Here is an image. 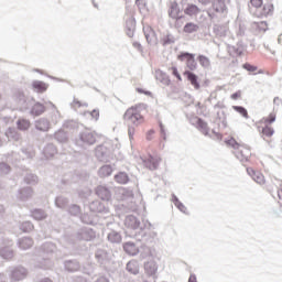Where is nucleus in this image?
<instances>
[{
  "label": "nucleus",
  "mask_w": 282,
  "mask_h": 282,
  "mask_svg": "<svg viewBox=\"0 0 282 282\" xmlns=\"http://www.w3.org/2000/svg\"><path fill=\"white\" fill-rule=\"evenodd\" d=\"M158 245V232L155 231V225L149 220L143 221V247L142 254L144 257H158L155 246Z\"/></svg>",
  "instance_id": "nucleus-1"
},
{
  "label": "nucleus",
  "mask_w": 282,
  "mask_h": 282,
  "mask_svg": "<svg viewBox=\"0 0 282 282\" xmlns=\"http://www.w3.org/2000/svg\"><path fill=\"white\" fill-rule=\"evenodd\" d=\"M56 252V245L54 242H44L37 251V259L35 268L40 270H50L54 268V262H52V257Z\"/></svg>",
  "instance_id": "nucleus-2"
},
{
  "label": "nucleus",
  "mask_w": 282,
  "mask_h": 282,
  "mask_svg": "<svg viewBox=\"0 0 282 282\" xmlns=\"http://www.w3.org/2000/svg\"><path fill=\"white\" fill-rule=\"evenodd\" d=\"M123 122L127 124L128 133L131 138L133 128L142 123V104L128 108L123 115Z\"/></svg>",
  "instance_id": "nucleus-3"
},
{
  "label": "nucleus",
  "mask_w": 282,
  "mask_h": 282,
  "mask_svg": "<svg viewBox=\"0 0 282 282\" xmlns=\"http://www.w3.org/2000/svg\"><path fill=\"white\" fill-rule=\"evenodd\" d=\"M225 143L227 147H231L234 151V155H236L237 160L241 162L242 164L248 162L250 160V149L243 148V145L239 144L235 138H230L228 140H225Z\"/></svg>",
  "instance_id": "nucleus-4"
},
{
  "label": "nucleus",
  "mask_w": 282,
  "mask_h": 282,
  "mask_svg": "<svg viewBox=\"0 0 282 282\" xmlns=\"http://www.w3.org/2000/svg\"><path fill=\"white\" fill-rule=\"evenodd\" d=\"M155 257L156 256H144V253H142L144 273L149 276V279H153V281L158 279L159 268Z\"/></svg>",
  "instance_id": "nucleus-5"
},
{
  "label": "nucleus",
  "mask_w": 282,
  "mask_h": 282,
  "mask_svg": "<svg viewBox=\"0 0 282 282\" xmlns=\"http://www.w3.org/2000/svg\"><path fill=\"white\" fill-rule=\"evenodd\" d=\"M177 59L181 62H185V65L189 72H195L197 69V61H195V54L188 52H181L177 55Z\"/></svg>",
  "instance_id": "nucleus-6"
},
{
  "label": "nucleus",
  "mask_w": 282,
  "mask_h": 282,
  "mask_svg": "<svg viewBox=\"0 0 282 282\" xmlns=\"http://www.w3.org/2000/svg\"><path fill=\"white\" fill-rule=\"evenodd\" d=\"M31 107V108H30ZM24 109H30V116L39 117L43 116V112L46 111L45 105L34 100L30 99L26 105H24Z\"/></svg>",
  "instance_id": "nucleus-7"
},
{
  "label": "nucleus",
  "mask_w": 282,
  "mask_h": 282,
  "mask_svg": "<svg viewBox=\"0 0 282 282\" xmlns=\"http://www.w3.org/2000/svg\"><path fill=\"white\" fill-rule=\"evenodd\" d=\"M9 272L11 281H23L28 278V269L23 265L11 267Z\"/></svg>",
  "instance_id": "nucleus-8"
},
{
  "label": "nucleus",
  "mask_w": 282,
  "mask_h": 282,
  "mask_svg": "<svg viewBox=\"0 0 282 282\" xmlns=\"http://www.w3.org/2000/svg\"><path fill=\"white\" fill-rule=\"evenodd\" d=\"M77 241H94L96 239V231L90 227H82L75 234Z\"/></svg>",
  "instance_id": "nucleus-9"
},
{
  "label": "nucleus",
  "mask_w": 282,
  "mask_h": 282,
  "mask_svg": "<svg viewBox=\"0 0 282 282\" xmlns=\"http://www.w3.org/2000/svg\"><path fill=\"white\" fill-rule=\"evenodd\" d=\"M143 166L149 171H158L162 162V156L158 154H148V158L142 160Z\"/></svg>",
  "instance_id": "nucleus-10"
},
{
  "label": "nucleus",
  "mask_w": 282,
  "mask_h": 282,
  "mask_svg": "<svg viewBox=\"0 0 282 282\" xmlns=\"http://www.w3.org/2000/svg\"><path fill=\"white\" fill-rule=\"evenodd\" d=\"M12 245V240H8L7 242H3V247H0V257L1 259H4V261H12V259H14Z\"/></svg>",
  "instance_id": "nucleus-11"
},
{
  "label": "nucleus",
  "mask_w": 282,
  "mask_h": 282,
  "mask_svg": "<svg viewBox=\"0 0 282 282\" xmlns=\"http://www.w3.org/2000/svg\"><path fill=\"white\" fill-rule=\"evenodd\" d=\"M95 155L99 162H109L111 159V150L107 145H98L95 149Z\"/></svg>",
  "instance_id": "nucleus-12"
},
{
  "label": "nucleus",
  "mask_w": 282,
  "mask_h": 282,
  "mask_svg": "<svg viewBox=\"0 0 282 282\" xmlns=\"http://www.w3.org/2000/svg\"><path fill=\"white\" fill-rule=\"evenodd\" d=\"M228 6L230 0H213L212 8L217 14H228Z\"/></svg>",
  "instance_id": "nucleus-13"
},
{
  "label": "nucleus",
  "mask_w": 282,
  "mask_h": 282,
  "mask_svg": "<svg viewBox=\"0 0 282 282\" xmlns=\"http://www.w3.org/2000/svg\"><path fill=\"white\" fill-rule=\"evenodd\" d=\"M78 143L87 144L88 147H91V144H96V134L90 130H85L79 134Z\"/></svg>",
  "instance_id": "nucleus-14"
},
{
  "label": "nucleus",
  "mask_w": 282,
  "mask_h": 282,
  "mask_svg": "<svg viewBox=\"0 0 282 282\" xmlns=\"http://www.w3.org/2000/svg\"><path fill=\"white\" fill-rule=\"evenodd\" d=\"M34 127H35L36 131H41L42 133H47V131H50V129H52L50 119H47V118H40V119L35 120Z\"/></svg>",
  "instance_id": "nucleus-15"
},
{
  "label": "nucleus",
  "mask_w": 282,
  "mask_h": 282,
  "mask_svg": "<svg viewBox=\"0 0 282 282\" xmlns=\"http://www.w3.org/2000/svg\"><path fill=\"white\" fill-rule=\"evenodd\" d=\"M95 258L99 265H106L109 259H111V253L105 249H97L95 252Z\"/></svg>",
  "instance_id": "nucleus-16"
},
{
  "label": "nucleus",
  "mask_w": 282,
  "mask_h": 282,
  "mask_svg": "<svg viewBox=\"0 0 282 282\" xmlns=\"http://www.w3.org/2000/svg\"><path fill=\"white\" fill-rule=\"evenodd\" d=\"M180 4L177 2L173 1L170 4L169 9V17L170 19H173L174 21H182L184 19V15H181Z\"/></svg>",
  "instance_id": "nucleus-17"
},
{
  "label": "nucleus",
  "mask_w": 282,
  "mask_h": 282,
  "mask_svg": "<svg viewBox=\"0 0 282 282\" xmlns=\"http://www.w3.org/2000/svg\"><path fill=\"white\" fill-rule=\"evenodd\" d=\"M126 21V34L130 39H133V34H135V19L131 15H124Z\"/></svg>",
  "instance_id": "nucleus-18"
},
{
  "label": "nucleus",
  "mask_w": 282,
  "mask_h": 282,
  "mask_svg": "<svg viewBox=\"0 0 282 282\" xmlns=\"http://www.w3.org/2000/svg\"><path fill=\"white\" fill-rule=\"evenodd\" d=\"M96 195L102 202H109L111 199V189L105 185H99L96 188Z\"/></svg>",
  "instance_id": "nucleus-19"
},
{
  "label": "nucleus",
  "mask_w": 282,
  "mask_h": 282,
  "mask_svg": "<svg viewBox=\"0 0 282 282\" xmlns=\"http://www.w3.org/2000/svg\"><path fill=\"white\" fill-rule=\"evenodd\" d=\"M143 34L149 45L158 44V35H155V31H153L150 26H143Z\"/></svg>",
  "instance_id": "nucleus-20"
},
{
  "label": "nucleus",
  "mask_w": 282,
  "mask_h": 282,
  "mask_svg": "<svg viewBox=\"0 0 282 282\" xmlns=\"http://www.w3.org/2000/svg\"><path fill=\"white\" fill-rule=\"evenodd\" d=\"M184 75L186 76L188 83H191L192 87H194V89H200L202 85L199 84V76H197V74L191 70H185Z\"/></svg>",
  "instance_id": "nucleus-21"
},
{
  "label": "nucleus",
  "mask_w": 282,
  "mask_h": 282,
  "mask_svg": "<svg viewBox=\"0 0 282 282\" xmlns=\"http://www.w3.org/2000/svg\"><path fill=\"white\" fill-rule=\"evenodd\" d=\"M196 128L198 131H200V133H203V135L210 137V128L208 127V122H206L204 119H196Z\"/></svg>",
  "instance_id": "nucleus-22"
},
{
  "label": "nucleus",
  "mask_w": 282,
  "mask_h": 282,
  "mask_svg": "<svg viewBox=\"0 0 282 282\" xmlns=\"http://www.w3.org/2000/svg\"><path fill=\"white\" fill-rule=\"evenodd\" d=\"M64 268L66 272H78L80 270V262L78 260H66L64 261Z\"/></svg>",
  "instance_id": "nucleus-23"
},
{
  "label": "nucleus",
  "mask_w": 282,
  "mask_h": 282,
  "mask_svg": "<svg viewBox=\"0 0 282 282\" xmlns=\"http://www.w3.org/2000/svg\"><path fill=\"white\" fill-rule=\"evenodd\" d=\"M33 193L32 187H23L18 192V199H20V202H28V199L32 197Z\"/></svg>",
  "instance_id": "nucleus-24"
},
{
  "label": "nucleus",
  "mask_w": 282,
  "mask_h": 282,
  "mask_svg": "<svg viewBox=\"0 0 282 282\" xmlns=\"http://www.w3.org/2000/svg\"><path fill=\"white\" fill-rule=\"evenodd\" d=\"M6 137L8 138V141H12L13 142H21V133H19V130H17V128H8V130L6 131Z\"/></svg>",
  "instance_id": "nucleus-25"
},
{
  "label": "nucleus",
  "mask_w": 282,
  "mask_h": 282,
  "mask_svg": "<svg viewBox=\"0 0 282 282\" xmlns=\"http://www.w3.org/2000/svg\"><path fill=\"white\" fill-rule=\"evenodd\" d=\"M89 209L91 213H108L107 206L100 200H94L89 204Z\"/></svg>",
  "instance_id": "nucleus-26"
},
{
  "label": "nucleus",
  "mask_w": 282,
  "mask_h": 282,
  "mask_svg": "<svg viewBox=\"0 0 282 282\" xmlns=\"http://www.w3.org/2000/svg\"><path fill=\"white\" fill-rule=\"evenodd\" d=\"M32 246H34V240H32V238L30 237H23L18 239V247L20 248V250H30Z\"/></svg>",
  "instance_id": "nucleus-27"
},
{
  "label": "nucleus",
  "mask_w": 282,
  "mask_h": 282,
  "mask_svg": "<svg viewBox=\"0 0 282 282\" xmlns=\"http://www.w3.org/2000/svg\"><path fill=\"white\" fill-rule=\"evenodd\" d=\"M47 87H50L45 82L42 80H33L32 82V89L36 91V94H44L47 91Z\"/></svg>",
  "instance_id": "nucleus-28"
},
{
  "label": "nucleus",
  "mask_w": 282,
  "mask_h": 282,
  "mask_svg": "<svg viewBox=\"0 0 282 282\" xmlns=\"http://www.w3.org/2000/svg\"><path fill=\"white\" fill-rule=\"evenodd\" d=\"M50 105L53 108L50 115V120H48L52 126V124H56L57 122H61V111H58V108H56V105H54L53 102H50Z\"/></svg>",
  "instance_id": "nucleus-29"
},
{
  "label": "nucleus",
  "mask_w": 282,
  "mask_h": 282,
  "mask_svg": "<svg viewBox=\"0 0 282 282\" xmlns=\"http://www.w3.org/2000/svg\"><path fill=\"white\" fill-rule=\"evenodd\" d=\"M124 224L128 228H132V230L140 228V219L133 215L127 216Z\"/></svg>",
  "instance_id": "nucleus-30"
},
{
  "label": "nucleus",
  "mask_w": 282,
  "mask_h": 282,
  "mask_svg": "<svg viewBox=\"0 0 282 282\" xmlns=\"http://www.w3.org/2000/svg\"><path fill=\"white\" fill-rule=\"evenodd\" d=\"M123 250L127 252V254H131L132 257H135V254L140 252V249L132 241L123 243Z\"/></svg>",
  "instance_id": "nucleus-31"
},
{
  "label": "nucleus",
  "mask_w": 282,
  "mask_h": 282,
  "mask_svg": "<svg viewBox=\"0 0 282 282\" xmlns=\"http://www.w3.org/2000/svg\"><path fill=\"white\" fill-rule=\"evenodd\" d=\"M247 173H252V180L257 184H265V177L261 174V172H257L250 167H247Z\"/></svg>",
  "instance_id": "nucleus-32"
},
{
  "label": "nucleus",
  "mask_w": 282,
  "mask_h": 282,
  "mask_svg": "<svg viewBox=\"0 0 282 282\" xmlns=\"http://www.w3.org/2000/svg\"><path fill=\"white\" fill-rule=\"evenodd\" d=\"M43 153H44V158H46V160L54 158V154L57 153L56 145H54L53 143L46 144L43 150Z\"/></svg>",
  "instance_id": "nucleus-33"
},
{
  "label": "nucleus",
  "mask_w": 282,
  "mask_h": 282,
  "mask_svg": "<svg viewBox=\"0 0 282 282\" xmlns=\"http://www.w3.org/2000/svg\"><path fill=\"white\" fill-rule=\"evenodd\" d=\"M107 239L110 243H120L122 241V236L120 235V232L111 230L110 232H108Z\"/></svg>",
  "instance_id": "nucleus-34"
},
{
  "label": "nucleus",
  "mask_w": 282,
  "mask_h": 282,
  "mask_svg": "<svg viewBox=\"0 0 282 282\" xmlns=\"http://www.w3.org/2000/svg\"><path fill=\"white\" fill-rule=\"evenodd\" d=\"M199 12H202V10H199V7L196 4H187L184 10V13L187 14V17H197Z\"/></svg>",
  "instance_id": "nucleus-35"
},
{
  "label": "nucleus",
  "mask_w": 282,
  "mask_h": 282,
  "mask_svg": "<svg viewBox=\"0 0 282 282\" xmlns=\"http://www.w3.org/2000/svg\"><path fill=\"white\" fill-rule=\"evenodd\" d=\"M17 127L19 131H28L32 127V123L28 119L20 118L17 120Z\"/></svg>",
  "instance_id": "nucleus-36"
},
{
  "label": "nucleus",
  "mask_w": 282,
  "mask_h": 282,
  "mask_svg": "<svg viewBox=\"0 0 282 282\" xmlns=\"http://www.w3.org/2000/svg\"><path fill=\"white\" fill-rule=\"evenodd\" d=\"M112 173L113 167H111V165H102L98 171L99 177H109Z\"/></svg>",
  "instance_id": "nucleus-37"
},
{
  "label": "nucleus",
  "mask_w": 282,
  "mask_h": 282,
  "mask_svg": "<svg viewBox=\"0 0 282 282\" xmlns=\"http://www.w3.org/2000/svg\"><path fill=\"white\" fill-rule=\"evenodd\" d=\"M115 181L118 184H129V174L126 172H119L115 175Z\"/></svg>",
  "instance_id": "nucleus-38"
},
{
  "label": "nucleus",
  "mask_w": 282,
  "mask_h": 282,
  "mask_svg": "<svg viewBox=\"0 0 282 282\" xmlns=\"http://www.w3.org/2000/svg\"><path fill=\"white\" fill-rule=\"evenodd\" d=\"M214 34L216 36H219L220 39L226 36V32H228V29L225 25L214 24Z\"/></svg>",
  "instance_id": "nucleus-39"
},
{
  "label": "nucleus",
  "mask_w": 282,
  "mask_h": 282,
  "mask_svg": "<svg viewBox=\"0 0 282 282\" xmlns=\"http://www.w3.org/2000/svg\"><path fill=\"white\" fill-rule=\"evenodd\" d=\"M199 30V25L193 23V22H187L184 25L183 32H185V34H193L194 32H197Z\"/></svg>",
  "instance_id": "nucleus-40"
},
{
  "label": "nucleus",
  "mask_w": 282,
  "mask_h": 282,
  "mask_svg": "<svg viewBox=\"0 0 282 282\" xmlns=\"http://www.w3.org/2000/svg\"><path fill=\"white\" fill-rule=\"evenodd\" d=\"M54 139L61 144H65V142H67V132L58 130L57 132H55Z\"/></svg>",
  "instance_id": "nucleus-41"
},
{
  "label": "nucleus",
  "mask_w": 282,
  "mask_h": 282,
  "mask_svg": "<svg viewBox=\"0 0 282 282\" xmlns=\"http://www.w3.org/2000/svg\"><path fill=\"white\" fill-rule=\"evenodd\" d=\"M23 160H30L34 158V149L32 147L21 149Z\"/></svg>",
  "instance_id": "nucleus-42"
},
{
  "label": "nucleus",
  "mask_w": 282,
  "mask_h": 282,
  "mask_svg": "<svg viewBox=\"0 0 282 282\" xmlns=\"http://www.w3.org/2000/svg\"><path fill=\"white\" fill-rule=\"evenodd\" d=\"M32 217L36 221H42V219H45L47 217V214H45V210L43 209H34L32 212Z\"/></svg>",
  "instance_id": "nucleus-43"
},
{
  "label": "nucleus",
  "mask_w": 282,
  "mask_h": 282,
  "mask_svg": "<svg viewBox=\"0 0 282 282\" xmlns=\"http://www.w3.org/2000/svg\"><path fill=\"white\" fill-rule=\"evenodd\" d=\"M67 204H69V200L64 196H57L55 198V206L57 208H67Z\"/></svg>",
  "instance_id": "nucleus-44"
},
{
  "label": "nucleus",
  "mask_w": 282,
  "mask_h": 282,
  "mask_svg": "<svg viewBox=\"0 0 282 282\" xmlns=\"http://www.w3.org/2000/svg\"><path fill=\"white\" fill-rule=\"evenodd\" d=\"M197 61L199 65L205 69H208V67H210V58H208L206 55H198Z\"/></svg>",
  "instance_id": "nucleus-45"
},
{
  "label": "nucleus",
  "mask_w": 282,
  "mask_h": 282,
  "mask_svg": "<svg viewBox=\"0 0 282 282\" xmlns=\"http://www.w3.org/2000/svg\"><path fill=\"white\" fill-rule=\"evenodd\" d=\"M232 109H234V111H237V113L242 116V118H246V120H248V118H250V116L248 115V109H246V107H243V106H232Z\"/></svg>",
  "instance_id": "nucleus-46"
},
{
  "label": "nucleus",
  "mask_w": 282,
  "mask_h": 282,
  "mask_svg": "<svg viewBox=\"0 0 282 282\" xmlns=\"http://www.w3.org/2000/svg\"><path fill=\"white\" fill-rule=\"evenodd\" d=\"M127 270L130 272V274H138L140 272V269L138 268V262L130 261L127 263Z\"/></svg>",
  "instance_id": "nucleus-47"
},
{
  "label": "nucleus",
  "mask_w": 282,
  "mask_h": 282,
  "mask_svg": "<svg viewBox=\"0 0 282 282\" xmlns=\"http://www.w3.org/2000/svg\"><path fill=\"white\" fill-rule=\"evenodd\" d=\"M20 230L22 232H31V230H34V225L31 221H24L20 225Z\"/></svg>",
  "instance_id": "nucleus-48"
},
{
  "label": "nucleus",
  "mask_w": 282,
  "mask_h": 282,
  "mask_svg": "<svg viewBox=\"0 0 282 282\" xmlns=\"http://www.w3.org/2000/svg\"><path fill=\"white\" fill-rule=\"evenodd\" d=\"M229 52H234L236 56H241V54H243V45L237 44L235 46H230Z\"/></svg>",
  "instance_id": "nucleus-49"
},
{
  "label": "nucleus",
  "mask_w": 282,
  "mask_h": 282,
  "mask_svg": "<svg viewBox=\"0 0 282 282\" xmlns=\"http://www.w3.org/2000/svg\"><path fill=\"white\" fill-rule=\"evenodd\" d=\"M24 182H25V184H36V182H39V176H36L32 173H29L25 175Z\"/></svg>",
  "instance_id": "nucleus-50"
},
{
  "label": "nucleus",
  "mask_w": 282,
  "mask_h": 282,
  "mask_svg": "<svg viewBox=\"0 0 282 282\" xmlns=\"http://www.w3.org/2000/svg\"><path fill=\"white\" fill-rule=\"evenodd\" d=\"M69 215H73L74 217H78L80 215V206L73 204L68 208Z\"/></svg>",
  "instance_id": "nucleus-51"
},
{
  "label": "nucleus",
  "mask_w": 282,
  "mask_h": 282,
  "mask_svg": "<svg viewBox=\"0 0 282 282\" xmlns=\"http://www.w3.org/2000/svg\"><path fill=\"white\" fill-rule=\"evenodd\" d=\"M273 10H274L273 4H264L262 8V17H270Z\"/></svg>",
  "instance_id": "nucleus-52"
},
{
  "label": "nucleus",
  "mask_w": 282,
  "mask_h": 282,
  "mask_svg": "<svg viewBox=\"0 0 282 282\" xmlns=\"http://www.w3.org/2000/svg\"><path fill=\"white\" fill-rule=\"evenodd\" d=\"M156 80H160V83H163V85H169L170 83L169 76L162 72L156 73Z\"/></svg>",
  "instance_id": "nucleus-53"
},
{
  "label": "nucleus",
  "mask_w": 282,
  "mask_h": 282,
  "mask_svg": "<svg viewBox=\"0 0 282 282\" xmlns=\"http://www.w3.org/2000/svg\"><path fill=\"white\" fill-rule=\"evenodd\" d=\"M262 133L267 138H272L274 135V128L265 126L264 128H262Z\"/></svg>",
  "instance_id": "nucleus-54"
},
{
  "label": "nucleus",
  "mask_w": 282,
  "mask_h": 282,
  "mask_svg": "<svg viewBox=\"0 0 282 282\" xmlns=\"http://www.w3.org/2000/svg\"><path fill=\"white\" fill-rule=\"evenodd\" d=\"M10 171H12V169L8 163H4V162L0 163V173H2V175H8Z\"/></svg>",
  "instance_id": "nucleus-55"
},
{
  "label": "nucleus",
  "mask_w": 282,
  "mask_h": 282,
  "mask_svg": "<svg viewBox=\"0 0 282 282\" xmlns=\"http://www.w3.org/2000/svg\"><path fill=\"white\" fill-rule=\"evenodd\" d=\"M175 43V36L173 34H167L165 37H163V45H173Z\"/></svg>",
  "instance_id": "nucleus-56"
},
{
  "label": "nucleus",
  "mask_w": 282,
  "mask_h": 282,
  "mask_svg": "<svg viewBox=\"0 0 282 282\" xmlns=\"http://www.w3.org/2000/svg\"><path fill=\"white\" fill-rule=\"evenodd\" d=\"M254 25L260 32H265L268 30V22L265 21L256 22Z\"/></svg>",
  "instance_id": "nucleus-57"
},
{
  "label": "nucleus",
  "mask_w": 282,
  "mask_h": 282,
  "mask_svg": "<svg viewBox=\"0 0 282 282\" xmlns=\"http://www.w3.org/2000/svg\"><path fill=\"white\" fill-rule=\"evenodd\" d=\"M17 98H18V105H20L21 107H23L25 102H28V100L25 99V95L23 93H18Z\"/></svg>",
  "instance_id": "nucleus-58"
},
{
  "label": "nucleus",
  "mask_w": 282,
  "mask_h": 282,
  "mask_svg": "<svg viewBox=\"0 0 282 282\" xmlns=\"http://www.w3.org/2000/svg\"><path fill=\"white\" fill-rule=\"evenodd\" d=\"M242 67H243L247 72H250V73L257 72V69H258V67H257L256 65H252V64H250V63H245V64L242 65Z\"/></svg>",
  "instance_id": "nucleus-59"
},
{
  "label": "nucleus",
  "mask_w": 282,
  "mask_h": 282,
  "mask_svg": "<svg viewBox=\"0 0 282 282\" xmlns=\"http://www.w3.org/2000/svg\"><path fill=\"white\" fill-rule=\"evenodd\" d=\"M264 122L267 124H272L273 122H276V115L271 112L269 117L264 119Z\"/></svg>",
  "instance_id": "nucleus-60"
},
{
  "label": "nucleus",
  "mask_w": 282,
  "mask_h": 282,
  "mask_svg": "<svg viewBox=\"0 0 282 282\" xmlns=\"http://www.w3.org/2000/svg\"><path fill=\"white\" fill-rule=\"evenodd\" d=\"M252 8H261L263 6V0H250Z\"/></svg>",
  "instance_id": "nucleus-61"
},
{
  "label": "nucleus",
  "mask_w": 282,
  "mask_h": 282,
  "mask_svg": "<svg viewBox=\"0 0 282 282\" xmlns=\"http://www.w3.org/2000/svg\"><path fill=\"white\" fill-rule=\"evenodd\" d=\"M160 133H161V138L163 140H166V130L164 129V123L160 122Z\"/></svg>",
  "instance_id": "nucleus-62"
},
{
  "label": "nucleus",
  "mask_w": 282,
  "mask_h": 282,
  "mask_svg": "<svg viewBox=\"0 0 282 282\" xmlns=\"http://www.w3.org/2000/svg\"><path fill=\"white\" fill-rule=\"evenodd\" d=\"M176 208H178L181 213H184V215H186V206L183 205L182 202L176 205Z\"/></svg>",
  "instance_id": "nucleus-63"
},
{
  "label": "nucleus",
  "mask_w": 282,
  "mask_h": 282,
  "mask_svg": "<svg viewBox=\"0 0 282 282\" xmlns=\"http://www.w3.org/2000/svg\"><path fill=\"white\" fill-rule=\"evenodd\" d=\"M96 282H109V279L105 278V276H100L96 280Z\"/></svg>",
  "instance_id": "nucleus-64"
}]
</instances>
